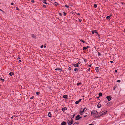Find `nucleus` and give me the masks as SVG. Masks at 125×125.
<instances>
[{"label":"nucleus","mask_w":125,"mask_h":125,"mask_svg":"<svg viewBox=\"0 0 125 125\" xmlns=\"http://www.w3.org/2000/svg\"><path fill=\"white\" fill-rule=\"evenodd\" d=\"M107 112V111H103L102 112V113L100 115V116H98L97 117L95 116V117H99L100 116H101L102 115H104L106 114Z\"/></svg>","instance_id":"1"},{"label":"nucleus","mask_w":125,"mask_h":125,"mask_svg":"<svg viewBox=\"0 0 125 125\" xmlns=\"http://www.w3.org/2000/svg\"><path fill=\"white\" fill-rule=\"evenodd\" d=\"M81 117H80V116L79 115H77L76 117L75 120H79L81 118Z\"/></svg>","instance_id":"2"},{"label":"nucleus","mask_w":125,"mask_h":125,"mask_svg":"<svg viewBox=\"0 0 125 125\" xmlns=\"http://www.w3.org/2000/svg\"><path fill=\"white\" fill-rule=\"evenodd\" d=\"M106 98L108 101H110L111 100L112 97L110 96H108L106 97Z\"/></svg>","instance_id":"3"},{"label":"nucleus","mask_w":125,"mask_h":125,"mask_svg":"<svg viewBox=\"0 0 125 125\" xmlns=\"http://www.w3.org/2000/svg\"><path fill=\"white\" fill-rule=\"evenodd\" d=\"M98 114V112L94 110L93 111V114L96 115Z\"/></svg>","instance_id":"4"},{"label":"nucleus","mask_w":125,"mask_h":125,"mask_svg":"<svg viewBox=\"0 0 125 125\" xmlns=\"http://www.w3.org/2000/svg\"><path fill=\"white\" fill-rule=\"evenodd\" d=\"M67 123L68 125H70L73 124L72 123H71V122L70 120H68L67 121Z\"/></svg>","instance_id":"5"},{"label":"nucleus","mask_w":125,"mask_h":125,"mask_svg":"<svg viewBox=\"0 0 125 125\" xmlns=\"http://www.w3.org/2000/svg\"><path fill=\"white\" fill-rule=\"evenodd\" d=\"M95 70L96 72H98L99 70V67H96L95 68Z\"/></svg>","instance_id":"6"},{"label":"nucleus","mask_w":125,"mask_h":125,"mask_svg":"<svg viewBox=\"0 0 125 125\" xmlns=\"http://www.w3.org/2000/svg\"><path fill=\"white\" fill-rule=\"evenodd\" d=\"M9 75L10 76H12V75H14V73L13 72H11L9 73Z\"/></svg>","instance_id":"7"},{"label":"nucleus","mask_w":125,"mask_h":125,"mask_svg":"<svg viewBox=\"0 0 125 125\" xmlns=\"http://www.w3.org/2000/svg\"><path fill=\"white\" fill-rule=\"evenodd\" d=\"M66 124V123L65 122L63 121L62 122L61 125H65Z\"/></svg>","instance_id":"8"},{"label":"nucleus","mask_w":125,"mask_h":125,"mask_svg":"<svg viewBox=\"0 0 125 125\" xmlns=\"http://www.w3.org/2000/svg\"><path fill=\"white\" fill-rule=\"evenodd\" d=\"M98 108H100L101 107V104H100V103H99L98 104V105H97Z\"/></svg>","instance_id":"9"},{"label":"nucleus","mask_w":125,"mask_h":125,"mask_svg":"<svg viewBox=\"0 0 125 125\" xmlns=\"http://www.w3.org/2000/svg\"><path fill=\"white\" fill-rule=\"evenodd\" d=\"M112 103L111 102H109L107 104V106L110 105L112 104Z\"/></svg>","instance_id":"10"},{"label":"nucleus","mask_w":125,"mask_h":125,"mask_svg":"<svg viewBox=\"0 0 125 125\" xmlns=\"http://www.w3.org/2000/svg\"><path fill=\"white\" fill-rule=\"evenodd\" d=\"M67 108L64 107V108H62V110L63 112H64L65 111V110H67Z\"/></svg>","instance_id":"11"},{"label":"nucleus","mask_w":125,"mask_h":125,"mask_svg":"<svg viewBox=\"0 0 125 125\" xmlns=\"http://www.w3.org/2000/svg\"><path fill=\"white\" fill-rule=\"evenodd\" d=\"M48 116L50 117H51V112H49L48 113Z\"/></svg>","instance_id":"12"},{"label":"nucleus","mask_w":125,"mask_h":125,"mask_svg":"<svg viewBox=\"0 0 125 125\" xmlns=\"http://www.w3.org/2000/svg\"><path fill=\"white\" fill-rule=\"evenodd\" d=\"M73 66L75 67H77L79 66V65L77 64H73Z\"/></svg>","instance_id":"13"},{"label":"nucleus","mask_w":125,"mask_h":125,"mask_svg":"<svg viewBox=\"0 0 125 125\" xmlns=\"http://www.w3.org/2000/svg\"><path fill=\"white\" fill-rule=\"evenodd\" d=\"M68 96L67 95H65L63 96V97L65 99L67 98Z\"/></svg>","instance_id":"14"},{"label":"nucleus","mask_w":125,"mask_h":125,"mask_svg":"<svg viewBox=\"0 0 125 125\" xmlns=\"http://www.w3.org/2000/svg\"><path fill=\"white\" fill-rule=\"evenodd\" d=\"M32 37L34 39H36V36L34 35V34H32L31 35Z\"/></svg>","instance_id":"15"},{"label":"nucleus","mask_w":125,"mask_h":125,"mask_svg":"<svg viewBox=\"0 0 125 125\" xmlns=\"http://www.w3.org/2000/svg\"><path fill=\"white\" fill-rule=\"evenodd\" d=\"M46 0H43L42 1V2L43 3H44L46 4H48V3L46 2Z\"/></svg>","instance_id":"16"},{"label":"nucleus","mask_w":125,"mask_h":125,"mask_svg":"<svg viewBox=\"0 0 125 125\" xmlns=\"http://www.w3.org/2000/svg\"><path fill=\"white\" fill-rule=\"evenodd\" d=\"M86 107H85L84 108V109H83V111H80V113H83L84 112V111L85 110V109H86Z\"/></svg>","instance_id":"17"},{"label":"nucleus","mask_w":125,"mask_h":125,"mask_svg":"<svg viewBox=\"0 0 125 125\" xmlns=\"http://www.w3.org/2000/svg\"><path fill=\"white\" fill-rule=\"evenodd\" d=\"M55 70H59V71H61L62 70L60 68H57L55 69Z\"/></svg>","instance_id":"18"},{"label":"nucleus","mask_w":125,"mask_h":125,"mask_svg":"<svg viewBox=\"0 0 125 125\" xmlns=\"http://www.w3.org/2000/svg\"><path fill=\"white\" fill-rule=\"evenodd\" d=\"M98 95L99 96V97H100L102 96V94L101 93H99L98 94Z\"/></svg>","instance_id":"19"},{"label":"nucleus","mask_w":125,"mask_h":125,"mask_svg":"<svg viewBox=\"0 0 125 125\" xmlns=\"http://www.w3.org/2000/svg\"><path fill=\"white\" fill-rule=\"evenodd\" d=\"M70 121L71 122H72L71 123H72V124L73 123H74V121L73 119H72V118H71Z\"/></svg>","instance_id":"20"},{"label":"nucleus","mask_w":125,"mask_h":125,"mask_svg":"<svg viewBox=\"0 0 125 125\" xmlns=\"http://www.w3.org/2000/svg\"><path fill=\"white\" fill-rule=\"evenodd\" d=\"M87 48L86 47H83V49L84 50H85L87 49Z\"/></svg>","instance_id":"21"},{"label":"nucleus","mask_w":125,"mask_h":125,"mask_svg":"<svg viewBox=\"0 0 125 125\" xmlns=\"http://www.w3.org/2000/svg\"><path fill=\"white\" fill-rule=\"evenodd\" d=\"M78 69H77V68H75L74 69V70L75 71H78Z\"/></svg>","instance_id":"22"},{"label":"nucleus","mask_w":125,"mask_h":125,"mask_svg":"<svg viewBox=\"0 0 125 125\" xmlns=\"http://www.w3.org/2000/svg\"><path fill=\"white\" fill-rule=\"evenodd\" d=\"M116 87H117V86L116 85H115V86H114L113 88V90H115V89L116 88Z\"/></svg>","instance_id":"23"},{"label":"nucleus","mask_w":125,"mask_h":125,"mask_svg":"<svg viewBox=\"0 0 125 125\" xmlns=\"http://www.w3.org/2000/svg\"><path fill=\"white\" fill-rule=\"evenodd\" d=\"M81 84H82L81 82H79V83H77V85L78 86L79 85Z\"/></svg>","instance_id":"24"},{"label":"nucleus","mask_w":125,"mask_h":125,"mask_svg":"<svg viewBox=\"0 0 125 125\" xmlns=\"http://www.w3.org/2000/svg\"><path fill=\"white\" fill-rule=\"evenodd\" d=\"M0 80H2L3 82H4V79H2V78L1 77L0 78Z\"/></svg>","instance_id":"25"},{"label":"nucleus","mask_w":125,"mask_h":125,"mask_svg":"<svg viewBox=\"0 0 125 125\" xmlns=\"http://www.w3.org/2000/svg\"><path fill=\"white\" fill-rule=\"evenodd\" d=\"M94 7L95 8L97 7V5L96 4H94Z\"/></svg>","instance_id":"26"},{"label":"nucleus","mask_w":125,"mask_h":125,"mask_svg":"<svg viewBox=\"0 0 125 125\" xmlns=\"http://www.w3.org/2000/svg\"><path fill=\"white\" fill-rule=\"evenodd\" d=\"M110 18V16H108L106 17V18L107 19H109Z\"/></svg>","instance_id":"27"},{"label":"nucleus","mask_w":125,"mask_h":125,"mask_svg":"<svg viewBox=\"0 0 125 125\" xmlns=\"http://www.w3.org/2000/svg\"><path fill=\"white\" fill-rule=\"evenodd\" d=\"M79 102L78 101H77L75 102V104H78L79 103Z\"/></svg>","instance_id":"28"},{"label":"nucleus","mask_w":125,"mask_h":125,"mask_svg":"<svg viewBox=\"0 0 125 125\" xmlns=\"http://www.w3.org/2000/svg\"><path fill=\"white\" fill-rule=\"evenodd\" d=\"M98 54L99 56H100L101 55V54L98 52Z\"/></svg>","instance_id":"29"},{"label":"nucleus","mask_w":125,"mask_h":125,"mask_svg":"<svg viewBox=\"0 0 125 125\" xmlns=\"http://www.w3.org/2000/svg\"><path fill=\"white\" fill-rule=\"evenodd\" d=\"M95 32V31L93 30L92 31V34H93Z\"/></svg>","instance_id":"30"},{"label":"nucleus","mask_w":125,"mask_h":125,"mask_svg":"<svg viewBox=\"0 0 125 125\" xmlns=\"http://www.w3.org/2000/svg\"><path fill=\"white\" fill-rule=\"evenodd\" d=\"M94 33H95L97 35H98V33L96 31V30H95V32Z\"/></svg>","instance_id":"31"},{"label":"nucleus","mask_w":125,"mask_h":125,"mask_svg":"<svg viewBox=\"0 0 125 125\" xmlns=\"http://www.w3.org/2000/svg\"><path fill=\"white\" fill-rule=\"evenodd\" d=\"M75 115V114H74L73 115V117L71 118H72V119L73 118H74Z\"/></svg>","instance_id":"32"},{"label":"nucleus","mask_w":125,"mask_h":125,"mask_svg":"<svg viewBox=\"0 0 125 125\" xmlns=\"http://www.w3.org/2000/svg\"><path fill=\"white\" fill-rule=\"evenodd\" d=\"M58 3L56 2H55L54 3V5H56V6H57V5H58Z\"/></svg>","instance_id":"33"},{"label":"nucleus","mask_w":125,"mask_h":125,"mask_svg":"<svg viewBox=\"0 0 125 125\" xmlns=\"http://www.w3.org/2000/svg\"><path fill=\"white\" fill-rule=\"evenodd\" d=\"M43 7H44V8H46V6L45 5H43V6H42Z\"/></svg>","instance_id":"34"},{"label":"nucleus","mask_w":125,"mask_h":125,"mask_svg":"<svg viewBox=\"0 0 125 125\" xmlns=\"http://www.w3.org/2000/svg\"><path fill=\"white\" fill-rule=\"evenodd\" d=\"M81 41L83 43H84L85 42V41H84L83 40H81Z\"/></svg>","instance_id":"35"},{"label":"nucleus","mask_w":125,"mask_h":125,"mask_svg":"<svg viewBox=\"0 0 125 125\" xmlns=\"http://www.w3.org/2000/svg\"><path fill=\"white\" fill-rule=\"evenodd\" d=\"M63 13H64V16H65V15L67 14V13L65 12H63Z\"/></svg>","instance_id":"36"},{"label":"nucleus","mask_w":125,"mask_h":125,"mask_svg":"<svg viewBox=\"0 0 125 125\" xmlns=\"http://www.w3.org/2000/svg\"><path fill=\"white\" fill-rule=\"evenodd\" d=\"M31 2L32 3H34V0H31Z\"/></svg>","instance_id":"37"},{"label":"nucleus","mask_w":125,"mask_h":125,"mask_svg":"<svg viewBox=\"0 0 125 125\" xmlns=\"http://www.w3.org/2000/svg\"><path fill=\"white\" fill-rule=\"evenodd\" d=\"M34 96L31 97L30 98V99H33L34 98Z\"/></svg>","instance_id":"38"},{"label":"nucleus","mask_w":125,"mask_h":125,"mask_svg":"<svg viewBox=\"0 0 125 125\" xmlns=\"http://www.w3.org/2000/svg\"><path fill=\"white\" fill-rule=\"evenodd\" d=\"M80 63H81V62L80 61H79L78 62L77 64H78V65H79V64H80Z\"/></svg>","instance_id":"39"},{"label":"nucleus","mask_w":125,"mask_h":125,"mask_svg":"<svg viewBox=\"0 0 125 125\" xmlns=\"http://www.w3.org/2000/svg\"><path fill=\"white\" fill-rule=\"evenodd\" d=\"M68 70L69 71L71 70V68L70 67H69L68 68Z\"/></svg>","instance_id":"40"},{"label":"nucleus","mask_w":125,"mask_h":125,"mask_svg":"<svg viewBox=\"0 0 125 125\" xmlns=\"http://www.w3.org/2000/svg\"><path fill=\"white\" fill-rule=\"evenodd\" d=\"M120 81H121L119 80H118L117 81V82H120Z\"/></svg>","instance_id":"41"},{"label":"nucleus","mask_w":125,"mask_h":125,"mask_svg":"<svg viewBox=\"0 0 125 125\" xmlns=\"http://www.w3.org/2000/svg\"><path fill=\"white\" fill-rule=\"evenodd\" d=\"M36 94L38 95L39 94V93L38 92H37L36 93Z\"/></svg>","instance_id":"42"},{"label":"nucleus","mask_w":125,"mask_h":125,"mask_svg":"<svg viewBox=\"0 0 125 125\" xmlns=\"http://www.w3.org/2000/svg\"><path fill=\"white\" fill-rule=\"evenodd\" d=\"M18 59H19V61L20 62H21V60H20V58H19V57L18 58Z\"/></svg>","instance_id":"43"},{"label":"nucleus","mask_w":125,"mask_h":125,"mask_svg":"<svg viewBox=\"0 0 125 125\" xmlns=\"http://www.w3.org/2000/svg\"><path fill=\"white\" fill-rule=\"evenodd\" d=\"M93 111L91 112V115H92L93 114Z\"/></svg>","instance_id":"44"},{"label":"nucleus","mask_w":125,"mask_h":125,"mask_svg":"<svg viewBox=\"0 0 125 125\" xmlns=\"http://www.w3.org/2000/svg\"><path fill=\"white\" fill-rule=\"evenodd\" d=\"M59 14L60 16H62V14L61 13H59Z\"/></svg>","instance_id":"45"},{"label":"nucleus","mask_w":125,"mask_h":125,"mask_svg":"<svg viewBox=\"0 0 125 125\" xmlns=\"http://www.w3.org/2000/svg\"><path fill=\"white\" fill-rule=\"evenodd\" d=\"M43 45H41V47H40V48H43Z\"/></svg>","instance_id":"46"},{"label":"nucleus","mask_w":125,"mask_h":125,"mask_svg":"<svg viewBox=\"0 0 125 125\" xmlns=\"http://www.w3.org/2000/svg\"><path fill=\"white\" fill-rule=\"evenodd\" d=\"M75 123L77 125V124H78L79 123L78 122H75Z\"/></svg>","instance_id":"47"},{"label":"nucleus","mask_w":125,"mask_h":125,"mask_svg":"<svg viewBox=\"0 0 125 125\" xmlns=\"http://www.w3.org/2000/svg\"><path fill=\"white\" fill-rule=\"evenodd\" d=\"M82 99H80L78 101H79V102H80L81 100Z\"/></svg>","instance_id":"48"},{"label":"nucleus","mask_w":125,"mask_h":125,"mask_svg":"<svg viewBox=\"0 0 125 125\" xmlns=\"http://www.w3.org/2000/svg\"><path fill=\"white\" fill-rule=\"evenodd\" d=\"M0 10L2 11L3 13L4 12V11L2 10L1 9H0Z\"/></svg>","instance_id":"49"},{"label":"nucleus","mask_w":125,"mask_h":125,"mask_svg":"<svg viewBox=\"0 0 125 125\" xmlns=\"http://www.w3.org/2000/svg\"><path fill=\"white\" fill-rule=\"evenodd\" d=\"M65 6L67 8H68L69 7L67 5H65Z\"/></svg>","instance_id":"50"},{"label":"nucleus","mask_w":125,"mask_h":125,"mask_svg":"<svg viewBox=\"0 0 125 125\" xmlns=\"http://www.w3.org/2000/svg\"><path fill=\"white\" fill-rule=\"evenodd\" d=\"M86 47L87 48H87H89L90 47V46H87V47Z\"/></svg>","instance_id":"51"},{"label":"nucleus","mask_w":125,"mask_h":125,"mask_svg":"<svg viewBox=\"0 0 125 125\" xmlns=\"http://www.w3.org/2000/svg\"><path fill=\"white\" fill-rule=\"evenodd\" d=\"M16 10H19V8L17 7H16Z\"/></svg>","instance_id":"52"},{"label":"nucleus","mask_w":125,"mask_h":125,"mask_svg":"<svg viewBox=\"0 0 125 125\" xmlns=\"http://www.w3.org/2000/svg\"><path fill=\"white\" fill-rule=\"evenodd\" d=\"M110 62L111 63H113V62L112 61H110Z\"/></svg>","instance_id":"53"},{"label":"nucleus","mask_w":125,"mask_h":125,"mask_svg":"<svg viewBox=\"0 0 125 125\" xmlns=\"http://www.w3.org/2000/svg\"><path fill=\"white\" fill-rule=\"evenodd\" d=\"M117 70H115V73H117Z\"/></svg>","instance_id":"54"},{"label":"nucleus","mask_w":125,"mask_h":125,"mask_svg":"<svg viewBox=\"0 0 125 125\" xmlns=\"http://www.w3.org/2000/svg\"><path fill=\"white\" fill-rule=\"evenodd\" d=\"M98 37L99 38H100V35H99V34H98Z\"/></svg>","instance_id":"55"},{"label":"nucleus","mask_w":125,"mask_h":125,"mask_svg":"<svg viewBox=\"0 0 125 125\" xmlns=\"http://www.w3.org/2000/svg\"><path fill=\"white\" fill-rule=\"evenodd\" d=\"M13 4H13V3H11V5H13Z\"/></svg>","instance_id":"56"},{"label":"nucleus","mask_w":125,"mask_h":125,"mask_svg":"<svg viewBox=\"0 0 125 125\" xmlns=\"http://www.w3.org/2000/svg\"><path fill=\"white\" fill-rule=\"evenodd\" d=\"M77 14L78 15H80V14L79 13H77Z\"/></svg>","instance_id":"57"},{"label":"nucleus","mask_w":125,"mask_h":125,"mask_svg":"<svg viewBox=\"0 0 125 125\" xmlns=\"http://www.w3.org/2000/svg\"><path fill=\"white\" fill-rule=\"evenodd\" d=\"M79 21H80V22L81 21V20H80V19H79Z\"/></svg>","instance_id":"58"},{"label":"nucleus","mask_w":125,"mask_h":125,"mask_svg":"<svg viewBox=\"0 0 125 125\" xmlns=\"http://www.w3.org/2000/svg\"><path fill=\"white\" fill-rule=\"evenodd\" d=\"M72 125H77L75 123H74Z\"/></svg>","instance_id":"59"},{"label":"nucleus","mask_w":125,"mask_h":125,"mask_svg":"<svg viewBox=\"0 0 125 125\" xmlns=\"http://www.w3.org/2000/svg\"><path fill=\"white\" fill-rule=\"evenodd\" d=\"M80 114L81 115H82L83 114V113H80Z\"/></svg>","instance_id":"60"},{"label":"nucleus","mask_w":125,"mask_h":125,"mask_svg":"<svg viewBox=\"0 0 125 125\" xmlns=\"http://www.w3.org/2000/svg\"><path fill=\"white\" fill-rule=\"evenodd\" d=\"M89 125H93V124H90Z\"/></svg>","instance_id":"61"},{"label":"nucleus","mask_w":125,"mask_h":125,"mask_svg":"<svg viewBox=\"0 0 125 125\" xmlns=\"http://www.w3.org/2000/svg\"><path fill=\"white\" fill-rule=\"evenodd\" d=\"M44 48H45L46 47V46L45 45H44Z\"/></svg>","instance_id":"62"},{"label":"nucleus","mask_w":125,"mask_h":125,"mask_svg":"<svg viewBox=\"0 0 125 125\" xmlns=\"http://www.w3.org/2000/svg\"><path fill=\"white\" fill-rule=\"evenodd\" d=\"M87 116V115H84V117H86V116Z\"/></svg>","instance_id":"63"},{"label":"nucleus","mask_w":125,"mask_h":125,"mask_svg":"<svg viewBox=\"0 0 125 125\" xmlns=\"http://www.w3.org/2000/svg\"><path fill=\"white\" fill-rule=\"evenodd\" d=\"M104 1L106 2V0H104Z\"/></svg>","instance_id":"64"}]
</instances>
